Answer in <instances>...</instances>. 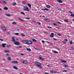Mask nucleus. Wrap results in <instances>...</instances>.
<instances>
[{
	"mask_svg": "<svg viewBox=\"0 0 74 74\" xmlns=\"http://www.w3.org/2000/svg\"><path fill=\"white\" fill-rule=\"evenodd\" d=\"M35 64L36 66L37 67H38L39 69H42V67H41V63L36 62H35Z\"/></svg>",
	"mask_w": 74,
	"mask_h": 74,
	"instance_id": "1",
	"label": "nucleus"
},
{
	"mask_svg": "<svg viewBox=\"0 0 74 74\" xmlns=\"http://www.w3.org/2000/svg\"><path fill=\"white\" fill-rule=\"evenodd\" d=\"M23 43V44H28V40H23L21 41Z\"/></svg>",
	"mask_w": 74,
	"mask_h": 74,
	"instance_id": "2",
	"label": "nucleus"
},
{
	"mask_svg": "<svg viewBox=\"0 0 74 74\" xmlns=\"http://www.w3.org/2000/svg\"><path fill=\"white\" fill-rule=\"evenodd\" d=\"M1 29L3 30V31H4V32H5V31H6V28L4 26L2 27Z\"/></svg>",
	"mask_w": 74,
	"mask_h": 74,
	"instance_id": "3",
	"label": "nucleus"
},
{
	"mask_svg": "<svg viewBox=\"0 0 74 74\" xmlns=\"http://www.w3.org/2000/svg\"><path fill=\"white\" fill-rule=\"evenodd\" d=\"M14 44L15 45H19V42H16V41L14 42Z\"/></svg>",
	"mask_w": 74,
	"mask_h": 74,
	"instance_id": "4",
	"label": "nucleus"
},
{
	"mask_svg": "<svg viewBox=\"0 0 74 74\" xmlns=\"http://www.w3.org/2000/svg\"><path fill=\"white\" fill-rule=\"evenodd\" d=\"M24 10H25V11H28V8L27 7H24Z\"/></svg>",
	"mask_w": 74,
	"mask_h": 74,
	"instance_id": "5",
	"label": "nucleus"
},
{
	"mask_svg": "<svg viewBox=\"0 0 74 74\" xmlns=\"http://www.w3.org/2000/svg\"><path fill=\"white\" fill-rule=\"evenodd\" d=\"M33 42L30 40H28V44H32Z\"/></svg>",
	"mask_w": 74,
	"mask_h": 74,
	"instance_id": "6",
	"label": "nucleus"
},
{
	"mask_svg": "<svg viewBox=\"0 0 74 74\" xmlns=\"http://www.w3.org/2000/svg\"><path fill=\"white\" fill-rule=\"evenodd\" d=\"M12 42H15L16 41L15 40V38H14V37H12Z\"/></svg>",
	"mask_w": 74,
	"mask_h": 74,
	"instance_id": "7",
	"label": "nucleus"
},
{
	"mask_svg": "<svg viewBox=\"0 0 74 74\" xmlns=\"http://www.w3.org/2000/svg\"><path fill=\"white\" fill-rule=\"evenodd\" d=\"M51 37H54V33H51V35H50Z\"/></svg>",
	"mask_w": 74,
	"mask_h": 74,
	"instance_id": "8",
	"label": "nucleus"
},
{
	"mask_svg": "<svg viewBox=\"0 0 74 74\" xmlns=\"http://www.w3.org/2000/svg\"><path fill=\"white\" fill-rule=\"evenodd\" d=\"M1 45H2V47H3V48H5V45H6V44L2 43L1 44Z\"/></svg>",
	"mask_w": 74,
	"mask_h": 74,
	"instance_id": "9",
	"label": "nucleus"
},
{
	"mask_svg": "<svg viewBox=\"0 0 74 74\" xmlns=\"http://www.w3.org/2000/svg\"><path fill=\"white\" fill-rule=\"evenodd\" d=\"M12 63H16V64L18 63V61H13L12 62Z\"/></svg>",
	"mask_w": 74,
	"mask_h": 74,
	"instance_id": "10",
	"label": "nucleus"
},
{
	"mask_svg": "<svg viewBox=\"0 0 74 74\" xmlns=\"http://www.w3.org/2000/svg\"><path fill=\"white\" fill-rule=\"evenodd\" d=\"M44 21H46V22H49V20L48 18H45L44 19Z\"/></svg>",
	"mask_w": 74,
	"mask_h": 74,
	"instance_id": "11",
	"label": "nucleus"
},
{
	"mask_svg": "<svg viewBox=\"0 0 74 74\" xmlns=\"http://www.w3.org/2000/svg\"><path fill=\"white\" fill-rule=\"evenodd\" d=\"M23 63H24V64H27V63H28V62L26 61H23Z\"/></svg>",
	"mask_w": 74,
	"mask_h": 74,
	"instance_id": "12",
	"label": "nucleus"
},
{
	"mask_svg": "<svg viewBox=\"0 0 74 74\" xmlns=\"http://www.w3.org/2000/svg\"><path fill=\"white\" fill-rule=\"evenodd\" d=\"M3 9L5 10H7L8 9V8L7 7H6V6H5L4 8H3Z\"/></svg>",
	"mask_w": 74,
	"mask_h": 74,
	"instance_id": "13",
	"label": "nucleus"
},
{
	"mask_svg": "<svg viewBox=\"0 0 74 74\" xmlns=\"http://www.w3.org/2000/svg\"><path fill=\"white\" fill-rule=\"evenodd\" d=\"M61 61L62 63H66L67 62L66 61H65V60H61Z\"/></svg>",
	"mask_w": 74,
	"mask_h": 74,
	"instance_id": "14",
	"label": "nucleus"
},
{
	"mask_svg": "<svg viewBox=\"0 0 74 74\" xmlns=\"http://www.w3.org/2000/svg\"><path fill=\"white\" fill-rule=\"evenodd\" d=\"M42 11H45V10L46 11H48L49 10L47 8H45V9H42Z\"/></svg>",
	"mask_w": 74,
	"mask_h": 74,
	"instance_id": "15",
	"label": "nucleus"
},
{
	"mask_svg": "<svg viewBox=\"0 0 74 74\" xmlns=\"http://www.w3.org/2000/svg\"><path fill=\"white\" fill-rule=\"evenodd\" d=\"M39 60H41L42 61H44V59L42 58V57H39Z\"/></svg>",
	"mask_w": 74,
	"mask_h": 74,
	"instance_id": "16",
	"label": "nucleus"
},
{
	"mask_svg": "<svg viewBox=\"0 0 74 74\" xmlns=\"http://www.w3.org/2000/svg\"><path fill=\"white\" fill-rule=\"evenodd\" d=\"M51 73H56V72H55V71H51Z\"/></svg>",
	"mask_w": 74,
	"mask_h": 74,
	"instance_id": "17",
	"label": "nucleus"
},
{
	"mask_svg": "<svg viewBox=\"0 0 74 74\" xmlns=\"http://www.w3.org/2000/svg\"><path fill=\"white\" fill-rule=\"evenodd\" d=\"M28 6L29 8H32V5L30 4H28Z\"/></svg>",
	"mask_w": 74,
	"mask_h": 74,
	"instance_id": "18",
	"label": "nucleus"
},
{
	"mask_svg": "<svg viewBox=\"0 0 74 74\" xmlns=\"http://www.w3.org/2000/svg\"><path fill=\"white\" fill-rule=\"evenodd\" d=\"M46 7L47 8H51V6L49 5H47L46 6Z\"/></svg>",
	"mask_w": 74,
	"mask_h": 74,
	"instance_id": "19",
	"label": "nucleus"
},
{
	"mask_svg": "<svg viewBox=\"0 0 74 74\" xmlns=\"http://www.w3.org/2000/svg\"><path fill=\"white\" fill-rule=\"evenodd\" d=\"M32 40L34 42H37V40L34 39H32Z\"/></svg>",
	"mask_w": 74,
	"mask_h": 74,
	"instance_id": "20",
	"label": "nucleus"
},
{
	"mask_svg": "<svg viewBox=\"0 0 74 74\" xmlns=\"http://www.w3.org/2000/svg\"><path fill=\"white\" fill-rule=\"evenodd\" d=\"M7 59L8 60H11V59L10 57L8 58H7Z\"/></svg>",
	"mask_w": 74,
	"mask_h": 74,
	"instance_id": "21",
	"label": "nucleus"
},
{
	"mask_svg": "<svg viewBox=\"0 0 74 74\" xmlns=\"http://www.w3.org/2000/svg\"><path fill=\"white\" fill-rule=\"evenodd\" d=\"M13 68H14L15 69H16V70H18V68H17V67H16L15 66H14L13 67Z\"/></svg>",
	"mask_w": 74,
	"mask_h": 74,
	"instance_id": "22",
	"label": "nucleus"
},
{
	"mask_svg": "<svg viewBox=\"0 0 74 74\" xmlns=\"http://www.w3.org/2000/svg\"><path fill=\"white\" fill-rule=\"evenodd\" d=\"M4 52H5V53H7V52H10L8 50H5Z\"/></svg>",
	"mask_w": 74,
	"mask_h": 74,
	"instance_id": "23",
	"label": "nucleus"
},
{
	"mask_svg": "<svg viewBox=\"0 0 74 74\" xmlns=\"http://www.w3.org/2000/svg\"><path fill=\"white\" fill-rule=\"evenodd\" d=\"M64 67L66 68H68V67H69V66H68V65H65L64 66Z\"/></svg>",
	"mask_w": 74,
	"mask_h": 74,
	"instance_id": "24",
	"label": "nucleus"
},
{
	"mask_svg": "<svg viewBox=\"0 0 74 74\" xmlns=\"http://www.w3.org/2000/svg\"><path fill=\"white\" fill-rule=\"evenodd\" d=\"M12 24L13 25H16V23L15 22H13L12 23Z\"/></svg>",
	"mask_w": 74,
	"mask_h": 74,
	"instance_id": "25",
	"label": "nucleus"
},
{
	"mask_svg": "<svg viewBox=\"0 0 74 74\" xmlns=\"http://www.w3.org/2000/svg\"><path fill=\"white\" fill-rule=\"evenodd\" d=\"M54 53H58V52H57V51H54Z\"/></svg>",
	"mask_w": 74,
	"mask_h": 74,
	"instance_id": "26",
	"label": "nucleus"
},
{
	"mask_svg": "<svg viewBox=\"0 0 74 74\" xmlns=\"http://www.w3.org/2000/svg\"><path fill=\"white\" fill-rule=\"evenodd\" d=\"M62 72H67V71L64 70L62 71Z\"/></svg>",
	"mask_w": 74,
	"mask_h": 74,
	"instance_id": "27",
	"label": "nucleus"
},
{
	"mask_svg": "<svg viewBox=\"0 0 74 74\" xmlns=\"http://www.w3.org/2000/svg\"><path fill=\"white\" fill-rule=\"evenodd\" d=\"M64 21L66 22H69V21H68L66 19L64 20Z\"/></svg>",
	"mask_w": 74,
	"mask_h": 74,
	"instance_id": "28",
	"label": "nucleus"
},
{
	"mask_svg": "<svg viewBox=\"0 0 74 74\" xmlns=\"http://www.w3.org/2000/svg\"><path fill=\"white\" fill-rule=\"evenodd\" d=\"M12 5H16V3H13L12 4Z\"/></svg>",
	"mask_w": 74,
	"mask_h": 74,
	"instance_id": "29",
	"label": "nucleus"
},
{
	"mask_svg": "<svg viewBox=\"0 0 74 74\" xmlns=\"http://www.w3.org/2000/svg\"><path fill=\"white\" fill-rule=\"evenodd\" d=\"M63 42L64 44H66V42L64 41H63Z\"/></svg>",
	"mask_w": 74,
	"mask_h": 74,
	"instance_id": "30",
	"label": "nucleus"
},
{
	"mask_svg": "<svg viewBox=\"0 0 74 74\" xmlns=\"http://www.w3.org/2000/svg\"><path fill=\"white\" fill-rule=\"evenodd\" d=\"M21 14H23V15H25V14L23 12H21Z\"/></svg>",
	"mask_w": 74,
	"mask_h": 74,
	"instance_id": "31",
	"label": "nucleus"
},
{
	"mask_svg": "<svg viewBox=\"0 0 74 74\" xmlns=\"http://www.w3.org/2000/svg\"><path fill=\"white\" fill-rule=\"evenodd\" d=\"M21 36H25V35L23 34H21Z\"/></svg>",
	"mask_w": 74,
	"mask_h": 74,
	"instance_id": "32",
	"label": "nucleus"
},
{
	"mask_svg": "<svg viewBox=\"0 0 74 74\" xmlns=\"http://www.w3.org/2000/svg\"><path fill=\"white\" fill-rule=\"evenodd\" d=\"M53 25L54 26H57V25L56 23H53Z\"/></svg>",
	"mask_w": 74,
	"mask_h": 74,
	"instance_id": "33",
	"label": "nucleus"
},
{
	"mask_svg": "<svg viewBox=\"0 0 74 74\" xmlns=\"http://www.w3.org/2000/svg\"><path fill=\"white\" fill-rule=\"evenodd\" d=\"M59 3H63V2L62 1H61V0H59Z\"/></svg>",
	"mask_w": 74,
	"mask_h": 74,
	"instance_id": "34",
	"label": "nucleus"
},
{
	"mask_svg": "<svg viewBox=\"0 0 74 74\" xmlns=\"http://www.w3.org/2000/svg\"><path fill=\"white\" fill-rule=\"evenodd\" d=\"M25 2L23 1V2H22V4H25Z\"/></svg>",
	"mask_w": 74,
	"mask_h": 74,
	"instance_id": "35",
	"label": "nucleus"
},
{
	"mask_svg": "<svg viewBox=\"0 0 74 74\" xmlns=\"http://www.w3.org/2000/svg\"><path fill=\"white\" fill-rule=\"evenodd\" d=\"M7 47L8 48H9V47H11V45H8Z\"/></svg>",
	"mask_w": 74,
	"mask_h": 74,
	"instance_id": "36",
	"label": "nucleus"
},
{
	"mask_svg": "<svg viewBox=\"0 0 74 74\" xmlns=\"http://www.w3.org/2000/svg\"><path fill=\"white\" fill-rule=\"evenodd\" d=\"M69 12L70 14H73V13L69 11Z\"/></svg>",
	"mask_w": 74,
	"mask_h": 74,
	"instance_id": "37",
	"label": "nucleus"
},
{
	"mask_svg": "<svg viewBox=\"0 0 74 74\" xmlns=\"http://www.w3.org/2000/svg\"><path fill=\"white\" fill-rule=\"evenodd\" d=\"M70 44H71H71H73V42H72V41H70Z\"/></svg>",
	"mask_w": 74,
	"mask_h": 74,
	"instance_id": "38",
	"label": "nucleus"
},
{
	"mask_svg": "<svg viewBox=\"0 0 74 74\" xmlns=\"http://www.w3.org/2000/svg\"><path fill=\"white\" fill-rule=\"evenodd\" d=\"M15 34L16 35H19V33H15Z\"/></svg>",
	"mask_w": 74,
	"mask_h": 74,
	"instance_id": "39",
	"label": "nucleus"
},
{
	"mask_svg": "<svg viewBox=\"0 0 74 74\" xmlns=\"http://www.w3.org/2000/svg\"><path fill=\"white\" fill-rule=\"evenodd\" d=\"M28 51H31L32 50H31V49L28 48Z\"/></svg>",
	"mask_w": 74,
	"mask_h": 74,
	"instance_id": "40",
	"label": "nucleus"
},
{
	"mask_svg": "<svg viewBox=\"0 0 74 74\" xmlns=\"http://www.w3.org/2000/svg\"><path fill=\"white\" fill-rule=\"evenodd\" d=\"M58 36H62V35L60 34H57Z\"/></svg>",
	"mask_w": 74,
	"mask_h": 74,
	"instance_id": "41",
	"label": "nucleus"
},
{
	"mask_svg": "<svg viewBox=\"0 0 74 74\" xmlns=\"http://www.w3.org/2000/svg\"><path fill=\"white\" fill-rule=\"evenodd\" d=\"M57 22L58 23H59V24H60V25H62V23H60V22Z\"/></svg>",
	"mask_w": 74,
	"mask_h": 74,
	"instance_id": "42",
	"label": "nucleus"
},
{
	"mask_svg": "<svg viewBox=\"0 0 74 74\" xmlns=\"http://www.w3.org/2000/svg\"><path fill=\"white\" fill-rule=\"evenodd\" d=\"M42 42V43H44V42H45V41L44 40H42L41 41Z\"/></svg>",
	"mask_w": 74,
	"mask_h": 74,
	"instance_id": "43",
	"label": "nucleus"
},
{
	"mask_svg": "<svg viewBox=\"0 0 74 74\" xmlns=\"http://www.w3.org/2000/svg\"><path fill=\"white\" fill-rule=\"evenodd\" d=\"M19 19L20 20H21V21H23V20L21 19V18H19Z\"/></svg>",
	"mask_w": 74,
	"mask_h": 74,
	"instance_id": "44",
	"label": "nucleus"
},
{
	"mask_svg": "<svg viewBox=\"0 0 74 74\" xmlns=\"http://www.w3.org/2000/svg\"><path fill=\"white\" fill-rule=\"evenodd\" d=\"M6 16H10V15H9V14H7Z\"/></svg>",
	"mask_w": 74,
	"mask_h": 74,
	"instance_id": "45",
	"label": "nucleus"
},
{
	"mask_svg": "<svg viewBox=\"0 0 74 74\" xmlns=\"http://www.w3.org/2000/svg\"><path fill=\"white\" fill-rule=\"evenodd\" d=\"M48 28H51V29H52V28L51 27H49V26H48Z\"/></svg>",
	"mask_w": 74,
	"mask_h": 74,
	"instance_id": "46",
	"label": "nucleus"
},
{
	"mask_svg": "<svg viewBox=\"0 0 74 74\" xmlns=\"http://www.w3.org/2000/svg\"><path fill=\"white\" fill-rule=\"evenodd\" d=\"M64 41H68V40L67 39H65L64 40Z\"/></svg>",
	"mask_w": 74,
	"mask_h": 74,
	"instance_id": "47",
	"label": "nucleus"
},
{
	"mask_svg": "<svg viewBox=\"0 0 74 74\" xmlns=\"http://www.w3.org/2000/svg\"><path fill=\"white\" fill-rule=\"evenodd\" d=\"M9 56V54H7L6 56Z\"/></svg>",
	"mask_w": 74,
	"mask_h": 74,
	"instance_id": "48",
	"label": "nucleus"
},
{
	"mask_svg": "<svg viewBox=\"0 0 74 74\" xmlns=\"http://www.w3.org/2000/svg\"><path fill=\"white\" fill-rule=\"evenodd\" d=\"M3 3H4V4H6V2L5 1H3Z\"/></svg>",
	"mask_w": 74,
	"mask_h": 74,
	"instance_id": "49",
	"label": "nucleus"
},
{
	"mask_svg": "<svg viewBox=\"0 0 74 74\" xmlns=\"http://www.w3.org/2000/svg\"><path fill=\"white\" fill-rule=\"evenodd\" d=\"M58 10H61V9L60 8H58Z\"/></svg>",
	"mask_w": 74,
	"mask_h": 74,
	"instance_id": "50",
	"label": "nucleus"
},
{
	"mask_svg": "<svg viewBox=\"0 0 74 74\" xmlns=\"http://www.w3.org/2000/svg\"><path fill=\"white\" fill-rule=\"evenodd\" d=\"M0 40L3 41V39H0Z\"/></svg>",
	"mask_w": 74,
	"mask_h": 74,
	"instance_id": "51",
	"label": "nucleus"
},
{
	"mask_svg": "<svg viewBox=\"0 0 74 74\" xmlns=\"http://www.w3.org/2000/svg\"><path fill=\"white\" fill-rule=\"evenodd\" d=\"M54 40H57V39H56V38H54Z\"/></svg>",
	"mask_w": 74,
	"mask_h": 74,
	"instance_id": "52",
	"label": "nucleus"
},
{
	"mask_svg": "<svg viewBox=\"0 0 74 74\" xmlns=\"http://www.w3.org/2000/svg\"><path fill=\"white\" fill-rule=\"evenodd\" d=\"M20 54L21 55H24V54L21 53Z\"/></svg>",
	"mask_w": 74,
	"mask_h": 74,
	"instance_id": "53",
	"label": "nucleus"
},
{
	"mask_svg": "<svg viewBox=\"0 0 74 74\" xmlns=\"http://www.w3.org/2000/svg\"><path fill=\"white\" fill-rule=\"evenodd\" d=\"M38 23L39 25H40L41 24V23Z\"/></svg>",
	"mask_w": 74,
	"mask_h": 74,
	"instance_id": "54",
	"label": "nucleus"
},
{
	"mask_svg": "<svg viewBox=\"0 0 74 74\" xmlns=\"http://www.w3.org/2000/svg\"><path fill=\"white\" fill-rule=\"evenodd\" d=\"M57 1H58V2H59V0H57Z\"/></svg>",
	"mask_w": 74,
	"mask_h": 74,
	"instance_id": "55",
	"label": "nucleus"
},
{
	"mask_svg": "<svg viewBox=\"0 0 74 74\" xmlns=\"http://www.w3.org/2000/svg\"><path fill=\"white\" fill-rule=\"evenodd\" d=\"M45 74H49V73H45Z\"/></svg>",
	"mask_w": 74,
	"mask_h": 74,
	"instance_id": "56",
	"label": "nucleus"
},
{
	"mask_svg": "<svg viewBox=\"0 0 74 74\" xmlns=\"http://www.w3.org/2000/svg\"><path fill=\"white\" fill-rule=\"evenodd\" d=\"M19 47V48H22V46H20Z\"/></svg>",
	"mask_w": 74,
	"mask_h": 74,
	"instance_id": "57",
	"label": "nucleus"
},
{
	"mask_svg": "<svg viewBox=\"0 0 74 74\" xmlns=\"http://www.w3.org/2000/svg\"><path fill=\"white\" fill-rule=\"evenodd\" d=\"M17 30H18V31H19V29H17Z\"/></svg>",
	"mask_w": 74,
	"mask_h": 74,
	"instance_id": "58",
	"label": "nucleus"
},
{
	"mask_svg": "<svg viewBox=\"0 0 74 74\" xmlns=\"http://www.w3.org/2000/svg\"><path fill=\"white\" fill-rule=\"evenodd\" d=\"M46 42H47V43H49V42L47 41Z\"/></svg>",
	"mask_w": 74,
	"mask_h": 74,
	"instance_id": "59",
	"label": "nucleus"
},
{
	"mask_svg": "<svg viewBox=\"0 0 74 74\" xmlns=\"http://www.w3.org/2000/svg\"><path fill=\"white\" fill-rule=\"evenodd\" d=\"M2 10V9L0 8V11H1Z\"/></svg>",
	"mask_w": 74,
	"mask_h": 74,
	"instance_id": "60",
	"label": "nucleus"
},
{
	"mask_svg": "<svg viewBox=\"0 0 74 74\" xmlns=\"http://www.w3.org/2000/svg\"><path fill=\"white\" fill-rule=\"evenodd\" d=\"M35 49L36 50H37V48H35Z\"/></svg>",
	"mask_w": 74,
	"mask_h": 74,
	"instance_id": "61",
	"label": "nucleus"
},
{
	"mask_svg": "<svg viewBox=\"0 0 74 74\" xmlns=\"http://www.w3.org/2000/svg\"><path fill=\"white\" fill-rule=\"evenodd\" d=\"M71 49H73V47H71Z\"/></svg>",
	"mask_w": 74,
	"mask_h": 74,
	"instance_id": "62",
	"label": "nucleus"
},
{
	"mask_svg": "<svg viewBox=\"0 0 74 74\" xmlns=\"http://www.w3.org/2000/svg\"><path fill=\"white\" fill-rule=\"evenodd\" d=\"M56 28H57L58 29H59V28L58 27H56Z\"/></svg>",
	"mask_w": 74,
	"mask_h": 74,
	"instance_id": "63",
	"label": "nucleus"
},
{
	"mask_svg": "<svg viewBox=\"0 0 74 74\" xmlns=\"http://www.w3.org/2000/svg\"><path fill=\"white\" fill-rule=\"evenodd\" d=\"M47 66H48V67H49V65H47Z\"/></svg>",
	"mask_w": 74,
	"mask_h": 74,
	"instance_id": "64",
	"label": "nucleus"
}]
</instances>
